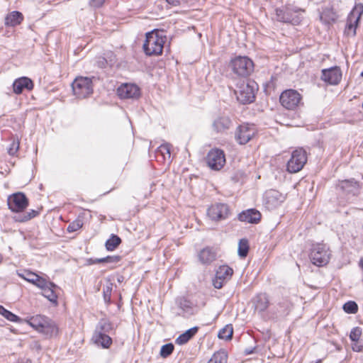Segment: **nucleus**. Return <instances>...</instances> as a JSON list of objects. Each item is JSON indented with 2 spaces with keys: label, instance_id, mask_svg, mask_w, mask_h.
Returning a JSON list of instances; mask_svg holds the SVG:
<instances>
[{
  "label": "nucleus",
  "instance_id": "1",
  "mask_svg": "<svg viewBox=\"0 0 363 363\" xmlns=\"http://www.w3.org/2000/svg\"><path fill=\"white\" fill-rule=\"evenodd\" d=\"M257 91V84L254 80L247 79L237 83L235 94L240 103L247 104L255 101V94Z\"/></svg>",
  "mask_w": 363,
  "mask_h": 363
},
{
  "label": "nucleus",
  "instance_id": "2",
  "mask_svg": "<svg viewBox=\"0 0 363 363\" xmlns=\"http://www.w3.org/2000/svg\"><path fill=\"white\" fill-rule=\"evenodd\" d=\"M166 40L162 32L152 30L146 34V39L143 44V50L147 55H159L163 50Z\"/></svg>",
  "mask_w": 363,
  "mask_h": 363
},
{
  "label": "nucleus",
  "instance_id": "3",
  "mask_svg": "<svg viewBox=\"0 0 363 363\" xmlns=\"http://www.w3.org/2000/svg\"><path fill=\"white\" fill-rule=\"evenodd\" d=\"M28 323L37 331L50 337L56 335L58 333V328L55 322L45 315L32 316L28 320Z\"/></svg>",
  "mask_w": 363,
  "mask_h": 363
},
{
  "label": "nucleus",
  "instance_id": "4",
  "mask_svg": "<svg viewBox=\"0 0 363 363\" xmlns=\"http://www.w3.org/2000/svg\"><path fill=\"white\" fill-rule=\"evenodd\" d=\"M229 67L235 74L247 77L254 71V63L248 57L237 56L230 60Z\"/></svg>",
  "mask_w": 363,
  "mask_h": 363
},
{
  "label": "nucleus",
  "instance_id": "5",
  "mask_svg": "<svg viewBox=\"0 0 363 363\" xmlns=\"http://www.w3.org/2000/svg\"><path fill=\"white\" fill-rule=\"evenodd\" d=\"M331 257V251L328 246L323 243L313 244L311 248L309 258L311 262L318 267L326 265Z\"/></svg>",
  "mask_w": 363,
  "mask_h": 363
},
{
  "label": "nucleus",
  "instance_id": "6",
  "mask_svg": "<svg viewBox=\"0 0 363 363\" xmlns=\"http://www.w3.org/2000/svg\"><path fill=\"white\" fill-rule=\"evenodd\" d=\"M72 86L74 94L79 99L86 98L93 93L92 80L89 77H77Z\"/></svg>",
  "mask_w": 363,
  "mask_h": 363
},
{
  "label": "nucleus",
  "instance_id": "7",
  "mask_svg": "<svg viewBox=\"0 0 363 363\" xmlns=\"http://www.w3.org/2000/svg\"><path fill=\"white\" fill-rule=\"evenodd\" d=\"M279 101L285 108L294 110L302 104V96L296 90L287 89L281 94Z\"/></svg>",
  "mask_w": 363,
  "mask_h": 363
},
{
  "label": "nucleus",
  "instance_id": "8",
  "mask_svg": "<svg viewBox=\"0 0 363 363\" xmlns=\"http://www.w3.org/2000/svg\"><path fill=\"white\" fill-rule=\"evenodd\" d=\"M307 162L306 151L302 148L294 150L291 157L287 163V171L290 173H296L301 171Z\"/></svg>",
  "mask_w": 363,
  "mask_h": 363
},
{
  "label": "nucleus",
  "instance_id": "9",
  "mask_svg": "<svg viewBox=\"0 0 363 363\" xmlns=\"http://www.w3.org/2000/svg\"><path fill=\"white\" fill-rule=\"evenodd\" d=\"M286 199V196L275 189H269L263 195V206L269 211L278 208Z\"/></svg>",
  "mask_w": 363,
  "mask_h": 363
},
{
  "label": "nucleus",
  "instance_id": "10",
  "mask_svg": "<svg viewBox=\"0 0 363 363\" xmlns=\"http://www.w3.org/2000/svg\"><path fill=\"white\" fill-rule=\"evenodd\" d=\"M206 163L213 170H220L225 164V155L223 150L218 148L211 149L207 154Z\"/></svg>",
  "mask_w": 363,
  "mask_h": 363
},
{
  "label": "nucleus",
  "instance_id": "11",
  "mask_svg": "<svg viewBox=\"0 0 363 363\" xmlns=\"http://www.w3.org/2000/svg\"><path fill=\"white\" fill-rule=\"evenodd\" d=\"M256 132L255 126L253 124L243 123L237 128L235 138L239 144L245 145L255 135Z\"/></svg>",
  "mask_w": 363,
  "mask_h": 363
},
{
  "label": "nucleus",
  "instance_id": "12",
  "mask_svg": "<svg viewBox=\"0 0 363 363\" xmlns=\"http://www.w3.org/2000/svg\"><path fill=\"white\" fill-rule=\"evenodd\" d=\"M207 215L212 220L220 221L228 218L230 208L225 203H217L208 208Z\"/></svg>",
  "mask_w": 363,
  "mask_h": 363
},
{
  "label": "nucleus",
  "instance_id": "13",
  "mask_svg": "<svg viewBox=\"0 0 363 363\" xmlns=\"http://www.w3.org/2000/svg\"><path fill=\"white\" fill-rule=\"evenodd\" d=\"M7 203L11 211L21 212L28 206V201L24 194L18 192L9 196Z\"/></svg>",
  "mask_w": 363,
  "mask_h": 363
},
{
  "label": "nucleus",
  "instance_id": "14",
  "mask_svg": "<svg viewBox=\"0 0 363 363\" xmlns=\"http://www.w3.org/2000/svg\"><path fill=\"white\" fill-rule=\"evenodd\" d=\"M233 270L227 265H222L218 267L216 272V277L213 281V286L216 289H221L223 284L232 277Z\"/></svg>",
  "mask_w": 363,
  "mask_h": 363
},
{
  "label": "nucleus",
  "instance_id": "15",
  "mask_svg": "<svg viewBox=\"0 0 363 363\" xmlns=\"http://www.w3.org/2000/svg\"><path fill=\"white\" fill-rule=\"evenodd\" d=\"M362 13V7L359 8V9H355L350 13L347 19V24L345 27V33L347 35L352 36H354L356 35V29Z\"/></svg>",
  "mask_w": 363,
  "mask_h": 363
},
{
  "label": "nucleus",
  "instance_id": "16",
  "mask_svg": "<svg viewBox=\"0 0 363 363\" xmlns=\"http://www.w3.org/2000/svg\"><path fill=\"white\" fill-rule=\"evenodd\" d=\"M337 189L346 196H356L359 193L360 186L357 181L352 179L340 181Z\"/></svg>",
  "mask_w": 363,
  "mask_h": 363
},
{
  "label": "nucleus",
  "instance_id": "17",
  "mask_svg": "<svg viewBox=\"0 0 363 363\" xmlns=\"http://www.w3.org/2000/svg\"><path fill=\"white\" fill-rule=\"evenodd\" d=\"M117 92L121 99H138L140 95L139 87L133 84H122L118 88Z\"/></svg>",
  "mask_w": 363,
  "mask_h": 363
},
{
  "label": "nucleus",
  "instance_id": "18",
  "mask_svg": "<svg viewBox=\"0 0 363 363\" xmlns=\"http://www.w3.org/2000/svg\"><path fill=\"white\" fill-rule=\"evenodd\" d=\"M321 79L330 84H337L342 79V72L338 67L323 69Z\"/></svg>",
  "mask_w": 363,
  "mask_h": 363
},
{
  "label": "nucleus",
  "instance_id": "19",
  "mask_svg": "<svg viewBox=\"0 0 363 363\" xmlns=\"http://www.w3.org/2000/svg\"><path fill=\"white\" fill-rule=\"evenodd\" d=\"M296 13V11L293 13L289 7H286L284 9H276L277 18L279 21L292 24H298L300 21L299 18L295 14Z\"/></svg>",
  "mask_w": 363,
  "mask_h": 363
},
{
  "label": "nucleus",
  "instance_id": "20",
  "mask_svg": "<svg viewBox=\"0 0 363 363\" xmlns=\"http://www.w3.org/2000/svg\"><path fill=\"white\" fill-rule=\"evenodd\" d=\"M260 212L255 208H250L242 211L238 214V220L248 223H258L261 220Z\"/></svg>",
  "mask_w": 363,
  "mask_h": 363
},
{
  "label": "nucleus",
  "instance_id": "21",
  "mask_svg": "<svg viewBox=\"0 0 363 363\" xmlns=\"http://www.w3.org/2000/svg\"><path fill=\"white\" fill-rule=\"evenodd\" d=\"M33 81L26 77L16 79L13 83V90L16 94H21L24 89L30 91L33 89Z\"/></svg>",
  "mask_w": 363,
  "mask_h": 363
},
{
  "label": "nucleus",
  "instance_id": "22",
  "mask_svg": "<svg viewBox=\"0 0 363 363\" xmlns=\"http://www.w3.org/2000/svg\"><path fill=\"white\" fill-rule=\"evenodd\" d=\"M231 123V120L228 116H221L214 120L212 126L216 133H224L230 128Z\"/></svg>",
  "mask_w": 363,
  "mask_h": 363
},
{
  "label": "nucleus",
  "instance_id": "23",
  "mask_svg": "<svg viewBox=\"0 0 363 363\" xmlns=\"http://www.w3.org/2000/svg\"><path fill=\"white\" fill-rule=\"evenodd\" d=\"M94 342L104 348H108L112 344V339L102 331L96 330L93 336Z\"/></svg>",
  "mask_w": 363,
  "mask_h": 363
},
{
  "label": "nucleus",
  "instance_id": "24",
  "mask_svg": "<svg viewBox=\"0 0 363 363\" xmlns=\"http://www.w3.org/2000/svg\"><path fill=\"white\" fill-rule=\"evenodd\" d=\"M216 254L210 247H205L199 254V261L203 264H209L216 259Z\"/></svg>",
  "mask_w": 363,
  "mask_h": 363
},
{
  "label": "nucleus",
  "instance_id": "25",
  "mask_svg": "<svg viewBox=\"0 0 363 363\" xmlns=\"http://www.w3.org/2000/svg\"><path fill=\"white\" fill-rule=\"evenodd\" d=\"M254 306L255 311L259 313L264 311L269 306V299L265 294L257 295L254 299Z\"/></svg>",
  "mask_w": 363,
  "mask_h": 363
},
{
  "label": "nucleus",
  "instance_id": "26",
  "mask_svg": "<svg viewBox=\"0 0 363 363\" xmlns=\"http://www.w3.org/2000/svg\"><path fill=\"white\" fill-rule=\"evenodd\" d=\"M23 20V14L19 11H12L5 18V25L14 27L19 25Z\"/></svg>",
  "mask_w": 363,
  "mask_h": 363
},
{
  "label": "nucleus",
  "instance_id": "27",
  "mask_svg": "<svg viewBox=\"0 0 363 363\" xmlns=\"http://www.w3.org/2000/svg\"><path fill=\"white\" fill-rule=\"evenodd\" d=\"M57 287V286L55 284L51 282L50 285L47 286L42 290V294L50 302L54 303H57V295L55 291Z\"/></svg>",
  "mask_w": 363,
  "mask_h": 363
},
{
  "label": "nucleus",
  "instance_id": "28",
  "mask_svg": "<svg viewBox=\"0 0 363 363\" xmlns=\"http://www.w3.org/2000/svg\"><path fill=\"white\" fill-rule=\"evenodd\" d=\"M198 327H194L186 332L180 335L176 339V343L178 345H184L186 344L191 338H192L198 331Z\"/></svg>",
  "mask_w": 363,
  "mask_h": 363
},
{
  "label": "nucleus",
  "instance_id": "29",
  "mask_svg": "<svg viewBox=\"0 0 363 363\" xmlns=\"http://www.w3.org/2000/svg\"><path fill=\"white\" fill-rule=\"evenodd\" d=\"M121 260V257L119 255L107 256L99 259H89L88 263L89 264H95L99 263H118Z\"/></svg>",
  "mask_w": 363,
  "mask_h": 363
},
{
  "label": "nucleus",
  "instance_id": "30",
  "mask_svg": "<svg viewBox=\"0 0 363 363\" xmlns=\"http://www.w3.org/2000/svg\"><path fill=\"white\" fill-rule=\"evenodd\" d=\"M228 354L225 350L215 352L207 363H227Z\"/></svg>",
  "mask_w": 363,
  "mask_h": 363
},
{
  "label": "nucleus",
  "instance_id": "31",
  "mask_svg": "<svg viewBox=\"0 0 363 363\" xmlns=\"http://www.w3.org/2000/svg\"><path fill=\"white\" fill-rule=\"evenodd\" d=\"M157 157L161 156L163 160H166L170 159L171 153H170V145L169 143L162 144L156 151Z\"/></svg>",
  "mask_w": 363,
  "mask_h": 363
},
{
  "label": "nucleus",
  "instance_id": "32",
  "mask_svg": "<svg viewBox=\"0 0 363 363\" xmlns=\"http://www.w3.org/2000/svg\"><path fill=\"white\" fill-rule=\"evenodd\" d=\"M121 243V239L116 235H111L106 242L105 247L108 251H113Z\"/></svg>",
  "mask_w": 363,
  "mask_h": 363
},
{
  "label": "nucleus",
  "instance_id": "33",
  "mask_svg": "<svg viewBox=\"0 0 363 363\" xmlns=\"http://www.w3.org/2000/svg\"><path fill=\"white\" fill-rule=\"evenodd\" d=\"M110 56L108 57L109 60H107L106 58L104 57H99L97 59L96 64L97 66L100 68H105L108 65L113 66L115 63V56L113 53L108 54Z\"/></svg>",
  "mask_w": 363,
  "mask_h": 363
},
{
  "label": "nucleus",
  "instance_id": "34",
  "mask_svg": "<svg viewBox=\"0 0 363 363\" xmlns=\"http://www.w3.org/2000/svg\"><path fill=\"white\" fill-rule=\"evenodd\" d=\"M233 333V328L231 324L226 325L223 328L218 334V337L223 340H230Z\"/></svg>",
  "mask_w": 363,
  "mask_h": 363
},
{
  "label": "nucleus",
  "instance_id": "35",
  "mask_svg": "<svg viewBox=\"0 0 363 363\" xmlns=\"http://www.w3.org/2000/svg\"><path fill=\"white\" fill-rule=\"evenodd\" d=\"M249 251L248 241L246 239H241L238 243V255L241 257H245Z\"/></svg>",
  "mask_w": 363,
  "mask_h": 363
},
{
  "label": "nucleus",
  "instance_id": "36",
  "mask_svg": "<svg viewBox=\"0 0 363 363\" xmlns=\"http://www.w3.org/2000/svg\"><path fill=\"white\" fill-rule=\"evenodd\" d=\"M0 314L11 322H17L19 320L16 315L8 311L2 306H0Z\"/></svg>",
  "mask_w": 363,
  "mask_h": 363
},
{
  "label": "nucleus",
  "instance_id": "37",
  "mask_svg": "<svg viewBox=\"0 0 363 363\" xmlns=\"http://www.w3.org/2000/svg\"><path fill=\"white\" fill-rule=\"evenodd\" d=\"M113 283L108 281L103 289L104 299L105 302L108 303L111 301V292L113 290Z\"/></svg>",
  "mask_w": 363,
  "mask_h": 363
},
{
  "label": "nucleus",
  "instance_id": "38",
  "mask_svg": "<svg viewBox=\"0 0 363 363\" xmlns=\"http://www.w3.org/2000/svg\"><path fill=\"white\" fill-rule=\"evenodd\" d=\"M174 345L172 343L165 344L162 346L160 350V356L166 358L169 356L174 351Z\"/></svg>",
  "mask_w": 363,
  "mask_h": 363
},
{
  "label": "nucleus",
  "instance_id": "39",
  "mask_svg": "<svg viewBox=\"0 0 363 363\" xmlns=\"http://www.w3.org/2000/svg\"><path fill=\"white\" fill-rule=\"evenodd\" d=\"M343 310L347 313H356L358 306L354 301H350L343 305Z\"/></svg>",
  "mask_w": 363,
  "mask_h": 363
},
{
  "label": "nucleus",
  "instance_id": "40",
  "mask_svg": "<svg viewBox=\"0 0 363 363\" xmlns=\"http://www.w3.org/2000/svg\"><path fill=\"white\" fill-rule=\"evenodd\" d=\"M113 330V326L111 322L107 320H101L99 322V330L98 331H102V333H109Z\"/></svg>",
  "mask_w": 363,
  "mask_h": 363
},
{
  "label": "nucleus",
  "instance_id": "41",
  "mask_svg": "<svg viewBox=\"0 0 363 363\" xmlns=\"http://www.w3.org/2000/svg\"><path fill=\"white\" fill-rule=\"evenodd\" d=\"M362 335V330L359 327L352 328L350 334V338L353 342H357Z\"/></svg>",
  "mask_w": 363,
  "mask_h": 363
},
{
  "label": "nucleus",
  "instance_id": "42",
  "mask_svg": "<svg viewBox=\"0 0 363 363\" xmlns=\"http://www.w3.org/2000/svg\"><path fill=\"white\" fill-rule=\"evenodd\" d=\"M82 221L80 220H76L71 223L67 227V231L69 233L75 232L82 227Z\"/></svg>",
  "mask_w": 363,
  "mask_h": 363
},
{
  "label": "nucleus",
  "instance_id": "43",
  "mask_svg": "<svg viewBox=\"0 0 363 363\" xmlns=\"http://www.w3.org/2000/svg\"><path fill=\"white\" fill-rule=\"evenodd\" d=\"M51 282L46 281L45 279L38 277L35 279V282L33 284L41 289L42 290L45 289L47 286L50 285Z\"/></svg>",
  "mask_w": 363,
  "mask_h": 363
},
{
  "label": "nucleus",
  "instance_id": "44",
  "mask_svg": "<svg viewBox=\"0 0 363 363\" xmlns=\"http://www.w3.org/2000/svg\"><path fill=\"white\" fill-rule=\"evenodd\" d=\"M19 141L13 140V142L10 144V146L8 148V153L10 155H14L19 149Z\"/></svg>",
  "mask_w": 363,
  "mask_h": 363
},
{
  "label": "nucleus",
  "instance_id": "45",
  "mask_svg": "<svg viewBox=\"0 0 363 363\" xmlns=\"http://www.w3.org/2000/svg\"><path fill=\"white\" fill-rule=\"evenodd\" d=\"M178 305L180 308H182L184 311L187 312L189 308H191V303L186 298H180L178 301Z\"/></svg>",
  "mask_w": 363,
  "mask_h": 363
},
{
  "label": "nucleus",
  "instance_id": "46",
  "mask_svg": "<svg viewBox=\"0 0 363 363\" xmlns=\"http://www.w3.org/2000/svg\"><path fill=\"white\" fill-rule=\"evenodd\" d=\"M19 276L32 284L35 282V279L38 277L36 274L30 272H25L23 274H19Z\"/></svg>",
  "mask_w": 363,
  "mask_h": 363
},
{
  "label": "nucleus",
  "instance_id": "47",
  "mask_svg": "<svg viewBox=\"0 0 363 363\" xmlns=\"http://www.w3.org/2000/svg\"><path fill=\"white\" fill-rule=\"evenodd\" d=\"M37 215H38V211L35 210H30L29 212L24 215L23 217L19 220L21 222H24L28 220L33 218H35Z\"/></svg>",
  "mask_w": 363,
  "mask_h": 363
},
{
  "label": "nucleus",
  "instance_id": "48",
  "mask_svg": "<svg viewBox=\"0 0 363 363\" xmlns=\"http://www.w3.org/2000/svg\"><path fill=\"white\" fill-rule=\"evenodd\" d=\"M105 0H91L90 4L94 7H100L103 5Z\"/></svg>",
  "mask_w": 363,
  "mask_h": 363
},
{
  "label": "nucleus",
  "instance_id": "49",
  "mask_svg": "<svg viewBox=\"0 0 363 363\" xmlns=\"http://www.w3.org/2000/svg\"><path fill=\"white\" fill-rule=\"evenodd\" d=\"M166 1L172 6H177L180 4V0H166Z\"/></svg>",
  "mask_w": 363,
  "mask_h": 363
},
{
  "label": "nucleus",
  "instance_id": "50",
  "mask_svg": "<svg viewBox=\"0 0 363 363\" xmlns=\"http://www.w3.org/2000/svg\"><path fill=\"white\" fill-rule=\"evenodd\" d=\"M321 362H322V359H317L315 363H321Z\"/></svg>",
  "mask_w": 363,
  "mask_h": 363
},
{
  "label": "nucleus",
  "instance_id": "51",
  "mask_svg": "<svg viewBox=\"0 0 363 363\" xmlns=\"http://www.w3.org/2000/svg\"><path fill=\"white\" fill-rule=\"evenodd\" d=\"M15 363H24V362H23L22 361H18V362H16Z\"/></svg>",
  "mask_w": 363,
  "mask_h": 363
},
{
  "label": "nucleus",
  "instance_id": "52",
  "mask_svg": "<svg viewBox=\"0 0 363 363\" xmlns=\"http://www.w3.org/2000/svg\"><path fill=\"white\" fill-rule=\"evenodd\" d=\"M361 76H362V77H363V71H362V73H361Z\"/></svg>",
  "mask_w": 363,
  "mask_h": 363
}]
</instances>
